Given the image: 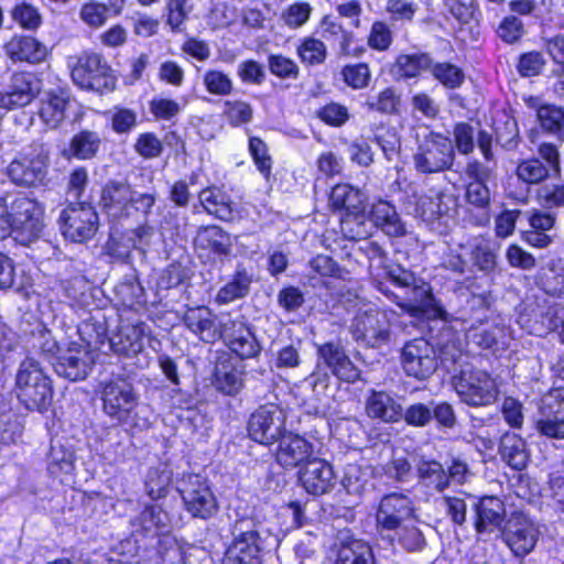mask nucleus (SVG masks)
<instances>
[{
	"instance_id": "obj_1",
	"label": "nucleus",
	"mask_w": 564,
	"mask_h": 564,
	"mask_svg": "<svg viewBox=\"0 0 564 564\" xmlns=\"http://www.w3.org/2000/svg\"><path fill=\"white\" fill-rule=\"evenodd\" d=\"M232 540L221 564H262L264 552L278 545V538L253 518H242L231 527Z\"/></svg>"
},
{
	"instance_id": "obj_2",
	"label": "nucleus",
	"mask_w": 564,
	"mask_h": 564,
	"mask_svg": "<svg viewBox=\"0 0 564 564\" xmlns=\"http://www.w3.org/2000/svg\"><path fill=\"white\" fill-rule=\"evenodd\" d=\"M155 203V193H139L127 181L110 180L101 189L99 207L111 221H120L132 210L148 217Z\"/></svg>"
},
{
	"instance_id": "obj_3",
	"label": "nucleus",
	"mask_w": 564,
	"mask_h": 564,
	"mask_svg": "<svg viewBox=\"0 0 564 564\" xmlns=\"http://www.w3.org/2000/svg\"><path fill=\"white\" fill-rule=\"evenodd\" d=\"M452 384L462 402L469 406H488L498 398L495 379L485 370L465 365L452 377Z\"/></svg>"
},
{
	"instance_id": "obj_4",
	"label": "nucleus",
	"mask_w": 564,
	"mask_h": 564,
	"mask_svg": "<svg viewBox=\"0 0 564 564\" xmlns=\"http://www.w3.org/2000/svg\"><path fill=\"white\" fill-rule=\"evenodd\" d=\"M18 398L29 410L45 411L53 399V388L39 362L26 358L17 373Z\"/></svg>"
},
{
	"instance_id": "obj_5",
	"label": "nucleus",
	"mask_w": 564,
	"mask_h": 564,
	"mask_svg": "<svg viewBox=\"0 0 564 564\" xmlns=\"http://www.w3.org/2000/svg\"><path fill=\"white\" fill-rule=\"evenodd\" d=\"M100 400L104 413L119 425H126L139 404L133 384L120 376L101 381Z\"/></svg>"
},
{
	"instance_id": "obj_6",
	"label": "nucleus",
	"mask_w": 564,
	"mask_h": 564,
	"mask_svg": "<svg viewBox=\"0 0 564 564\" xmlns=\"http://www.w3.org/2000/svg\"><path fill=\"white\" fill-rule=\"evenodd\" d=\"M50 145L35 140L30 145V152L13 160L7 169L10 180L24 187H35L44 184L50 166Z\"/></svg>"
},
{
	"instance_id": "obj_7",
	"label": "nucleus",
	"mask_w": 564,
	"mask_h": 564,
	"mask_svg": "<svg viewBox=\"0 0 564 564\" xmlns=\"http://www.w3.org/2000/svg\"><path fill=\"white\" fill-rule=\"evenodd\" d=\"M366 195L360 189L349 184H337L329 195V205L334 209H345L347 217L341 219V231L352 240L361 239L366 231L360 214L365 209Z\"/></svg>"
},
{
	"instance_id": "obj_8",
	"label": "nucleus",
	"mask_w": 564,
	"mask_h": 564,
	"mask_svg": "<svg viewBox=\"0 0 564 564\" xmlns=\"http://www.w3.org/2000/svg\"><path fill=\"white\" fill-rule=\"evenodd\" d=\"M454 145L449 138L430 132L413 155L415 169L425 174L449 170L454 163Z\"/></svg>"
},
{
	"instance_id": "obj_9",
	"label": "nucleus",
	"mask_w": 564,
	"mask_h": 564,
	"mask_svg": "<svg viewBox=\"0 0 564 564\" xmlns=\"http://www.w3.org/2000/svg\"><path fill=\"white\" fill-rule=\"evenodd\" d=\"M350 333L356 343L379 349L391 340L392 325L384 312L369 310L359 312L351 322Z\"/></svg>"
},
{
	"instance_id": "obj_10",
	"label": "nucleus",
	"mask_w": 564,
	"mask_h": 564,
	"mask_svg": "<svg viewBox=\"0 0 564 564\" xmlns=\"http://www.w3.org/2000/svg\"><path fill=\"white\" fill-rule=\"evenodd\" d=\"M177 490L185 510L193 518L209 519L218 511V503L207 480L199 475H185L178 480Z\"/></svg>"
},
{
	"instance_id": "obj_11",
	"label": "nucleus",
	"mask_w": 564,
	"mask_h": 564,
	"mask_svg": "<svg viewBox=\"0 0 564 564\" xmlns=\"http://www.w3.org/2000/svg\"><path fill=\"white\" fill-rule=\"evenodd\" d=\"M73 82L83 89L102 94L115 87L111 69L99 54L85 53L72 67Z\"/></svg>"
},
{
	"instance_id": "obj_12",
	"label": "nucleus",
	"mask_w": 564,
	"mask_h": 564,
	"mask_svg": "<svg viewBox=\"0 0 564 564\" xmlns=\"http://www.w3.org/2000/svg\"><path fill=\"white\" fill-rule=\"evenodd\" d=\"M58 223L65 239L82 243L96 235L99 218L93 206L79 203L70 204L64 208Z\"/></svg>"
},
{
	"instance_id": "obj_13",
	"label": "nucleus",
	"mask_w": 564,
	"mask_h": 564,
	"mask_svg": "<svg viewBox=\"0 0 564 564\" xmlns=\"http://www.w3.org/2000/svg\"><path fill=\"white\" fill-rule=\"evenodd\" d=\"M392 296L395 304L411 316L446 318L447 313L434 297L432 286L421 278H417L413 285L404 289V292L392 294Z\"/></svg>"
},
{
	"instance_id": "obj_14",
	"label": "nucleus",
	"mask_w": 564,
	"mask_h": 564,
	"mask_svg": "<svg viewBox=\"0 0 564 564\" xmlns=\"http://www.w3.org/2000/svg\"><path fill=\"white\" fill-rule=\"evenodd\" d=\"M11 230L17 234L15 239L29 243L36 239L43 229V209L41 205L26 196L17 197L9 210Z\"/></svg>"
},
{
	"instance_id": "obj_15",
	"label": "nucleus",
	"mask_w": 564,
	"mask_h": 564,
	"mask_svg": "<svg viewBox=\"0 0 564 564\" xmlns=\"http://www.w3.org/2000/svg\"><path fill=\"white\" fill-rule=\"evenodd\" d=\"M400 359L406 376L416 380L429 379L438 367L434 347L423 337L408 340L401 349Z\"/></svg>"
},
{
	"instance_id": "obj_16",
	"label": "nucleus",
	"mask_w": 564,
	"mask_h": 564,
	"mask_svg": "<svg viewBox=\"0 0 564 564\" xmlns=\"http://www.w3.org/2000/svg\"><path fill=\"white\" fill-rule=\"evenodd\" d=\"M285 414L274 403H267L259 406L249 417V436L264 445L276 442L285 432Z\"/></svg>"
},
{
	"instance_id": "obj_17",
	"label": "nucleus",
	"mask_w": 564,
	"mask_h": 564,
	"mask_svg": "<svg viewBox=\"0 0 564 564\" xmlns=\"http://www.w3.org/2000/svg\"><path fill=\"white\" fill-rule=\"evenodd\" d=\"M415 502L403 491L384 495L378 506L376 520L380 534L394 531L406 520L415 518Z\"/></svg>"
},
{
	"instance_id": "obj_18",
	"label": "nucleus",
	"mask_w": 564,
	"mask_h": 564,
	"mask_svg": "<svg viewBox=\"0 0 564 564\" xmlns=\"http://www.w3.org/2000/svg\"><path fill=\"white\" fill-rule=\"evenodd\" d=\"M500 535L516 556H525L534 549L539 530L527 514L512 512L507 518Z\"/></svg>"
},
{
	"instance_id": "obj_19",
	"label": "nucleus",
	"mask_w": 564,
	"mask_h": 564,
	"mask_svg": "<svg viewBox=\"0 0 564 564\" xmlns=\"http://www.w3.org/2000/svg\"><path fill=\"white\" fill-rule=\"evenodd\" d=\"M539 413L536 431L549 438L564 440V388L552 389L544 394Z\"/></svg>"
},
{
	"instance_id": "obj_20",
	"label": "nucleus",
	"mask_w": 564,
	"mask_h": 564,
	"mask_svg": "<svg viewBox=\"0 0 564 564\" xmlns=\"http://www.w3.org/2000/svg\"><path fill=\"white\" fill-rule=\"evenodd\" d=\"M318 362H322L338 380L355 383L366 381L362 371L354 364L340 341H327L317 347Z\"/></svg>"
},
{
	"instance_id": "obj_21",
	"label": "nucleus",
	"mask_w": 564,
	"mask_h": 564,
	"mask_svg": "<svg viewBox=\"0 0 564 564\" xmlns=\"http://www.w3.org/2000/svg\"><path fill=\"white\" fill-rule=\"evenodd\" d=\"M95 365L94 354L88 347L72 344L56 357L53 367L55 372L70 381L85 379Z\"/></svg>"
},
{
	"instance_id": "obj_22",
	"label": "nucleus",
	"mask_w": 564,
	"mask_h": 564,
	"mask_svg": "<svg viewBox=\"0 0 564 564\" xmlns=\"http://www.w3.org/2000/svg\"><path fill=\"white\" fill-rule=\"evenodd\" d=\"M299 481L312 496L330 492L336 485V475L332 464L323 458H311L299 471Z\"/></svg>"
},
{
	"instance_id": "obj_23",
	"label": "nucleus",
	"mask_w": 564,
	"mask_h": 564,
	"mask_svg": "<svg viewBox=\"0 0 564 564\" xmlns=\"http://www.w3.org/2000/svg\"><path fill=\"white\" fill-rule=\"evenodd\" d=\"M474 510V528L478 534H490L498 530L501 533L506 522L505 502L495 496H485L475 500L471 505Z\"/></svg>"
},
{
	"instance_id": "obj_24",
	"label": "nucleus",
	"mask_w": 564,
	"mask_h": 564,
	"mask_svg": "<svg viewBox=\"0 0 564 564\" xmlns=\"http://www.w3.org/2000/svg\"><path fill=\"white\" fill-rule=\"evenodd\" d=\"M221 316L216 315L207 306L189 307L183 315L186 328L197 338L207 344L219 340Z\"/></svg>"
},
{
	"instance_id": "obj_25",
	"label": "nucleus",
	"mask_w": 564,
	"mask_h": 564,
	"mask_svg": "<svg viewBox=\"0 0 564 564\" xmlns=\"http://www.w3.org/2000/svg\"><path fill=\"white\" fill-rule=\"evenodd\" d=\"M40 80L31 73H15L4 94L0 95V107L15 108L29 105L40 93Z\"/></svg>"
},
{
	"instance_id": "obj_26",
	"label": "nucleus",
	"mask_w": 564,
	"mask_h": 564,
	"mask_svg": "<svg viewBox=\"0 0 564 564\" xmlns=\"http://www.w3.org/2000/svg\"><path fill=\"white\" fill-rule=\"evenodd\" d=\"M276 442L275 459L284 468H295L311 459L313 445L303 436L284 432Z\"/></svg>"
},
{
	"instance_id": "obj_27",
	"label": "nucleus",
	"mask_w": 564,
	"mask_h": 564,
	"mask_svg": "<svg viewBox=\"0 0 564 564\" xmlns=\"http://www.w3.org/2000/svg\"><path fill=\"white\" fill-rule=\"evenodd\" d=\"M370 220L389 237H403L406 235V226L397 208L388 200L380 199L372 204Z\"/></svg>"
},
{
	"instance_id": "obj_28",
	"label": "nucleus",
	"mask_w": 564,
	"mask_h": 564,
	"mask_svg": "<svg viewBox=\"0 0 564 564\" xmlns=\"http://www.w3.org/2000/svg\"><path fill=\"white\" fill-rule=\"evenodd\" d=\"M142 325H122L109 337L110 349L124 357L137 356L143 349Z\"/></svg>"
},
{
	"instance_id": "obj_29",
	"label": "nucleus",
	"mask_w": 564,
	"mask_h": 564,
	"mask_svg": "<svg viewBox=\"0 0 564 564\" xmlns=\"http://www.w3.org/2000/svg\"><path fill=\"white\" fill-rule=\"evenodd\" d=\"M4 51L12 61L40 63L47 55L46 46L31 36H13L6 45Z\"/></svg>"
},
{
	"instance_id": "obj_30",
	"label": "nucleus",
	"mask_w": 564,
	"mask_h": 564,
	"mask_svg": "<svg viewBox=\"0 0 564 564\" xmlns=\"http://www.w3.org/2000/svg\"><path fill=\"white\" fill-rule=\"evenodd\" d=\"M194 245L197 248L210 250L218 257H227L231 252L230 235L219 226H200L197 229Z\"/></svg>"
},
{
	"instance_id": "obj_31",
	"label": "nucleus",
	"mask_w": 564,
	"mask_h": 564,
	"mask_svg": "<svg viewBox=\"0 0 564 564\" xmlns=\"http://www.w3.org/2000/svg\"><path fill=\"white\" fill-rule=\"evenodd\" d=\"M366 412L369 417L383 422H398L402 419V406L384 391H371L366 400Z\"/></svg>"
},
{
	"instance_id": "obj_32",
	"label": "nucleus",
	"mask_w": 564,
	"mask_h": 564,
	"mask_svg": "<svg viewBox=\"0 0 564 564\" xmlns=\"http://www.w3.org/2000/svg\"><path fill=\"white\" fill-rule=\"evenodd\" d=\"M199 203L203 208L216 218L228 221L234 218V203L221 188L212 186L200 191Z\"/></svg>"
},
{
	"instance_id": "obj_33",
	"label": "nucleus",
	"mask_w": 564,
	"mask_h": 564,
	"mask_svg": "<svg viewBox=\"0 0 564 564\" xmlns=\"http://www.w3.org/2000/svg\"><path fill=\"white\" fill-rule=\"evenodd\" d=\"M499 455L514 470H522L529 462V452L524 440L516 433H506L499 443Z\"/></svg>"
},
{
	"instance_id": "obj_34",
	"label": "nucleus",
	"mask_w": 564,
	"mask_h": 564,
	"mask_svg": "<svg viewBox=\"0 0 564 564\" xmlns=\"http://www.w3.org/2000/svg\"><path fill=\"white\" fill-rule=\"evenodd\" d=\"M68 100L69 96L64 89L51 90L41 100L39 115L48 128L55 129L63 122Z\"/></svg>"
},
{
	"instance_id": "obj_35",
	"label": "nucleus",
	"mask_w": 564,
	"mask_h": 564,
	"mask_svg": "<svg viewBox=\"0 0 564 564\" xmlns=\"http://www.w3.org/2000/svg\"><path fill=\"white\" fill-rule=\"evenodd\" d=\"M415 468L417 482L421 486L435 492H443L448 488L447 473L440 462L421 458Z\"/></svg>"
},
{
	"instance_id": "obj_36",
	"label": "nucleus",
	"mask_w": 564,
	"mask_h": 564,
	"mask_svg": "<svg viewBox=\"0 0 564 564\" xmlns=\"http://www.w3.org/2000/svg\"><path fill=\"white\" fill-rule=\"evenodd\" d=\"M102 143L101 135L91 130H82L76 133L67 149L63 151L65 158L90 160L97 155Z\"/></svg>"
},
{
	"instance_id": "obj_37",
	"label": "nucleus",
	"mask_w": 564,
	"mask_h": 564,
	"mask_svg": "<svg viewBox=\"0 0 564 564\" xmlns=\"http://www.w3.org/2000/svg\"><path fill=\"white\" fill-rule=\"evenodd\" d=\"M253 276L245 267H238L231 281L226 283L217 293L216 300L227 304L248 295Z\"/></svg>"
},
{
	"instance_id": "obj_38",
	"label": "nucleus",
	"mask_w": 564,
	"mask_h": 564,
	"mask_svg": "<svg viewBox=\"0 0 564 564\" xmlns=\"http://www.w3.org/2000/svg\"><path fill=\"white\" fill-rule=\"evenodd\" d=\"M335 564H377L371 546L362 541L354 540L343 544Z\"/></svg>"
},
{
	"instance_id": "obj_39",
	"label": "nucleus",
	"mask_w": 564,
	"mask_h": 564,
	"mask_svg": "<svg viewBox=\"0 0 564 564\" xmlns=\"http://www.w3.org/2000/svg\"><path fill=\"white\" fill-rule=\"evenodd\" d=\"M469 256L473 265L481 272H492L497 267V253L491 243L482 237H477L470 241Z\"/></svg>"
},
{
	"instance_id": "obj_40",
	"label": "nucleus",
	"mask_w": 564,
	"mask_h": 564,
	"mask_svg": "<svg viewBox=\"0 0 564 564\" xmlns=\"http://www.w3.org/2000/svg\"><path fill=\"white\" fill-rule=\"evenodd\" d=\"M540 284L550 295H564V259H555L547 263L540 274Z\"/></svg>"
},
{
	"instance_id": "obj_41",
	"label": "nucleus",
	"mask_w": 564,
	"mask_h": 564,
	"mask_svg": "<svg viewBox=\"0 0 564 564\" xmlns=\"http://www.w3.org/2000/svg\"><path fill=\"white\" fill-rule=\"evenodd\" d=\"M466 200L469 205L478 208L480 210V215L478 217V225L488 224L489 217V206H490V189L487 184L478 183V182H469L466 186Z\"/></svg>"
},
{
	"instance_id": "obj_42",
	"label": "nucleus",
	"mask_w": 564,
	"mask_h": 564,
	"mask_svg": "<svg viewBox=\"0 0 564 564\" xmlns=\"http://www.w3.org/2000/svg\"><path fill=\"white\" fill-rule=\"evenodd\" d=\"M321 34L324 39L330 41L336 40L339 42V53L341 55H351L350 44L352 41V33L346 31L340 23L337 22L333 15H325L321 22Z\"/></svg>"
},
{
	"instance_id": "obj_43",
	"label": "nucleus",
	"mask_w": 564,
	"mask_h": 564,
	"mask_svg": "<svg viewBox=\"0 0 564 564\" xmlns=\"http://www.w3.org/2000/svg\"><path fill=\"white\" fill-rule=\"evenodd\" d=\"M433 59L427 53L402 54L395 61V68L404 78L416 77L421 72L430 70Z\"/></svg>"
},
{
	"instance_id": "obj_44",
	"label": "nucleus",
	"mask_w": 564,
	"mask_h": 564,
	"mask_svg": "<svg viewBox=\"0 0 564 564\" xmlns=\"http://www.w3.org/2000/svg\"><path fill=\"white\" fill-rule=\"evenodd\" d=\"M538 120L541 128L564 140V109L555 105H543L538 109Z\"/></svg>"
},
{
	"instance_id": "obj_45",
	"label": "nucleus",
	"mask_w": 564,
	"mask_h": 564,
	"mask_svg": "<svg viewBox=\"0 0 564 564\" xmlns=\"http://www.w3.org/2000/svg\"><path fill=\"white\" fill-rule=\"evenodd\" d=\"M172 480V470L169 466L160 464L149 469L145 478V490L152 499H159L166 495Z\"/></svg>"
},
{
	"instance_id": "obj_46",
	"label": "nucleus",
	"mask_w": 564,
	"mask_h": 564,
	"mask_svg": "<svg viewBox=\"0 0 564 564\" xmlns=\"http://www.w3.org/2000/svg\"><path fill=\"white\" fill-rule=\"evenodd\" d=\"M369 467H362L357 464H348L344 469L341 486L347 494L361 496L370 478Z\"/></svg>"
},
{
	"instance_id": "obj_47",
	"label": "nucleus",
	"mask_w": 564,
	"mask_h": 564,
	"mask_svg": "<svg viewBox=\"0 0 564 564\" xmlns=\"http://www.w3.org/2000/svg\"><path fill=\"white\" fill-rule=\"evenodd\" d=\"M430 72L433 78L447 89L459 88L465 80L464 70L449 62H433Z\"/></svg>"
},
{
	"instance_id": "obj_48",
	"label": "nucleus",
	"mask_w": 564,
	"mask_h": 564,
	"mask_svg": "<svg viewBox=\"0 0 564 564\" xmlns=\"http://www.w3.org/2000/svg\"><path fill=\"white\" fill-rule=\"evenodd\" d=\"M74 462L75 455L73 451L67 449L62 445H52L48 462V471L53 477L70 475L74 470Z\"/></svg>"
},
{
	"instance_id": "obj_49",
	"label": "nucleus",
	"mask_w": 564,
	"mask_h": 564,
	"mask_svg": "<svg viewBox=\"0 0 564 564\" xmlns=\"http://www.w3.org/2000/svg\"><path fill=\"white\" fill-rule=\"evenodd\" d=\"M443 194L436 193L433 196L421 195L415 198L413 214L425 223H433L446 210L442 207Z\"/></svg>"
},
{
	"instance_id": "obj_50",
	"label": "nucleus",
	"mask_w": 564,
	"mask_h": 564,
	"mask_svg": "<svg viewBox=\"0 0 564 564\" xmlns=\"http://www.w3.org/2000/svg\"><path fill=\"white\" fill-rule=\"evenodd\" d=\"M467 499L475 501V499L465 492L458 496H444L442 505L445 509L446 516L451 519L452 523L457 527H463L467 521Z\"/></svg>"
},
{
	"instance_id": "obj_51",
	"label": "nucleus",
	"mask_w": 564,
	"mask_h": 564,
	"mask_svg": "<svg viewBox=\"0 0 564 564\" xmlns=\"http://www.w3.org/2000/svg\"><path fill=\"white\" fill-rule=\"evenodd\" d=\"M395 531L399 544L408 552H420L426 545L422 530L415 523H402Z\"/></svg>"
},
{
	"instance_id": "obj_52",
	"label": "nucleus",
	"mask_w": 564,
	"mask_h": 564,
	"mask_svg": "<svg viewBox=\"0 0 564 564\" xmlns=\"http://www.w3.org/2000/svg\"><path fill=\"white\" fill-rule=\"evenodd\" d=\"M297 54L303 63L317 65L325 61L327 51L323 41L307 36L297 47Z\"/></svg>"
},
{
	"instance_id": "obj_53",
	"label": "nucleus",
	"mask_w": 564,
	"mask_h": 564,
	"mask_svg": "<svg viewBox=\"0 0 564 564\" xmlns=\"http://www.w3.org/2000/svg\"><path fill=\"white\" fill-rule=\"evenodd\" d=\"M313 8L308 2L297 1L288 6L281 13V20L290 29L303 26L311 18Z\"/></svg>"
},
{
	"instance_id": "obj_54",
	"label": "nucleus",
	"mask_w": 564,
	"mask_h": 564,
	"mask_svg": "<svg viewBox=\"0 0 564 564\" xmlns=\"http://www.w3.org/2000/svg\"><path fill=\"white\" fill-rule=\"evenodd\" d=\"M206 90L216 96H228L234 90L231 78L221 70L208 69L203 76Z\"/></svg>"
},
{
	"instance_id": "obj_55",
	"label": "nucleus",
	"mask_w": 564,
	"mask_h": 564,
	"mask_svg": "<svg viewBox=\"0 0 564 564\" xmlns=\"http://www.w3.org/2000/svg\"><path fill=\"white\" fill-rule=\"evenodd\" d=\"M517 175L525 183L538 184L550 175V169L539 159H529L519 163Z\"/></svg>"
},
{
	"instance_id": "obj_56",
	"label": "nucleus",
	"mask_w": 564,
	"mask_h": 564,
	"mask_svg": "<svg viewBox=\"0 0 564 564\" xmlns=\"http://www.w3.org/2000/svg\"><path fill=\"white\" fill-rule=\"evenodd\" d=\"M268 67L271 74L281 79H296L300 75L297 64L290 57L272 54L268 57Z\"/></svg>"
},
{
	"instance_id": "obj_57",
	"label": "nucleus",
	"mask_w": 564,
	"mask_h": 564,
	"mask_svg": "<svg viewBox=\"0 0 564 564\" xmlns=\"http://www.w3.org/2000/svg\"><path fill=\"white\" fill-rule=\"evenodd\" d=\"M302 341L288 344L275 352L274 367L276 369H295L302 364Z\"/></svg>"
},
{
	"instance_id": "obj_58",
	"label": "nucleus",
	"mask_w": 564,
	"mask_h": 564,
	"mask_svg": "<svg viewBox=\"0 0 564 564\" xmlns=\"http://www.w3.org/2000/svg\"><path fill=\"white\" fill-rule=\"evenodd\" d=\"M140 522L147 531H165L170 525V518L159 505H150L141 512Z\"/></svg>"
},
{
	"instance_id": "obj_59",
	"label": "nucleus",
	"mask_w": 564,
	"mask_h": 564,
	"mask_svg": "<svg viewBox=\"0 0 564 564\" xmlns=\"http://www.w3.org/2000/svg\"><path fill=\"white\" fill-rule=\"evenodd\" d=\"M546 59L539 51H530L519 56L517 63V70L522 77H533L541 74Z\"/></svg>"
},
{
	"instance_id": "obj_60",
	"label": "nucleus",
	"mask_w": 564,
	"mask_h": 564,
	"mask_svg": "<svg viewBox=\"0 0 564 564\" xmlns=\"http://www.w3.org/2000/svg\"><path fill=\"white\" fill-rule=\"evenodd\" d=\"M370 110H376L381 113H394L400 105V97L395 90L388 87L380 91L377 96L368 98L366 102Z\"/></svg>"
},
{
	"instance_id": "obj_61",
	"label": "nucleus",
	"mask_w": 564,
	"mask_h": 564,
	"mask_svg": "<svg viewBox=\"0 0 564 564\" xmlns=\"http://www.w3.org/2000/svg\"><path fill=\"white\" fill-rule=\"evenodd\" d=\"M225 115L229 123L239 127L249 123L253 117V109L250 104L243 100H226Z\"/></svg>"
},
{
	"instance_id": "obj_62",
	"label": "nucleus",
	"mask_w": 564,
	"mask_h": 564,
	"mask_svg": "<svg viewBox=\"0 0 564 564\" xmlns=\"http://www.w3.org/2000/svg\"><path fill=\"white\" fill-rule=\"evenodd\" d=\"M133 248L134 247L131 246L130 237L127 231H112L105 245L106 253L121 261L127 260Z\"/></svg>"
},
{
	"instance_id": "obj_63",
	"label": "nucleus",
	"mask_w": 564,
	"mask_h": 564,
	"mask_svg": "<svg viewBox=\"0 0 564 564\" xmlns=\"http://www.w3.org/2000/svg\"><path fill=\"white\" fill-rule=\"evenodd\" d=\"M250 332V328L245 322L240 319H234L229 315L221 316L219 325V340H223L227 347H229L236 339L241 335H246Z\"/></svg>"
},
{
	"instance_id": "obj_64",
	"label": "nucleus",
	"mask_w": 564,
	"mask_h": 564,
	"mask_svg": "<svg viewBox=\"0 0 564 564\" xmlns=\"http://www.w3.org/2000/svg\"><path fill=\"white\" fill-rule=\"evenodd\" d=\"M383 473L390 479L398 482H405L411 476L412 465L406 456L393 455L392 458L384 464Z\"/></svg>"
}]
</instances>
